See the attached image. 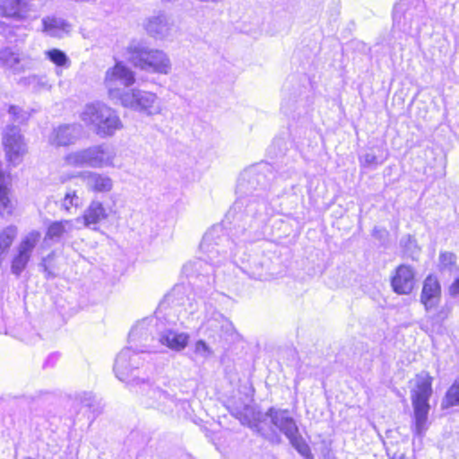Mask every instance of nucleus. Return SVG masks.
Returning a JSON list of instances; mask_svg holds the SVG:
<instances>
[{
  "label": "nucleus",
  "mask_w": 459,
  "mask_h": 459,
  "mask_svg": "<svg viewBox=\"0 0 459 459\" xmlns=\"http://www.w3.org/2000/svg\"><path fill=\"white\" fill-rule=\"evenodd\" d=\"M359 163L363 167H377L381 164L374 153H366L359 157Z\"/></svg>",
  "instance_id": "nucleus-36"
},
{
  "label": "nucleus",
  "mask_w": 459,
  "mask_h": 459,
  "mask_svg": "<svg viewBox=\"0 0 459 459\" xmlns=\"http://www.w3.org/2000/svg\"><path fill=\"white\" fill-rule=\"evenodd\" d=\"M442 405L443 407L459 405V377L455 379L454 384L447 390Z\"/></svg>",
  "instance_id": "nucleus-29"
},
{
  "label": "nucleus",
  "mask_w": 459,
  "mask_h": 459,
  "mask_svg": "<svg viewBox=\"0 0 459 459\" xmlns=\"http://www.w3.org/2000/svg\"><path fill=\"white\" fill-rule=\"evenodd\" d=\"M41 31L47 36L62 39L70 34L72 25L65 19L54 15H48L41 20Z\"/></svg>",
  "instance_id": "nucleus-23"
},
{
  "label": "nucleus",
  "mask_w": 459,
  "mask_h": 459,
  "mask_svg": "<svg viewBox=\"0 0 459 459\" xmlns=\"http://www.w3.org/2000/svg\"><path fill=\"white\" fill-rule=\"evenodd\" d=\"M46 56L56 65L60 67H68L69 58L65 52L57 48H53L45 52Z\"/></svg>",
  "instance_id": "nucleus-28"
},
{
  "label": "nucleus",
  "mask_w": 459,
  "mask_h": 459,
  "mask_svg": "<svg viewBox=\"0 0 459 459\" xmlns=\"http://www.w3.org/2000/svg\"><path fill=\"white\" fill-rule=\"evenodd\" d=\"M113 208L106 209L100 201L93 200L85 209L83 214L76 218L81 229L89 228L91 225H97L101 221L108 218L110 214H115Z\"/></svg>",
  "instance_id": "nucleus-17"
},
{
  "label": "nucleus",
  "mask_w": 459,
  "mask_h": 459,
  "mask_svg": "<svg viewBox=\"0 0 459 459\" xmlns=\"http://www.w3.org/2000/svg\"><path fill=\"white\" fill-rule=\"evenodd\" d=\"M66 167L93 169L119 168L117 150L110 144L100 143L67 153L62 168Z\"/></svg>",
  "instance_id": "nucleus-2"
},
{
  "label": "nucleus",
  "mask_w": 459,
  "mask_h": 459,
  "mask_svg": "<svg viewBox=\"0 0 459 459\" xmlns=\"http://www.w3.org/2000/svg\"><path fill=\"white\" fill-rule=\"evenodd\" d=\"M456 257L453 253L444 252L439 255L440 266L443 269H447L449 271L452 270L453 266L455 264Z\"/></svg>",
  "instance_id": "nucleus-34"
},
{
  "label": "nucleus",
  "mask_w": 459,
  "mask_h": 459,
  "mask_svg": "<svg viewBox=\"0 0 459 459\" xmlns=\"http://www.w3.org/2000/svg\"><path fill=\"white\" fill-rule=\"evenodd\" d=\"M129 62L142 71L169 74L171 63L168 55L160 49L150 48L144 41L133 39L126 48Z\"/></svg>",
  "instance_id": "nucleus-3"
},
{
  "label": "nucleus",
  "mask_w": 459,
  "mask_h": 459,
  "mask_svg": "<svg viewBox=\"0 0 459 459\" xmlns=\"http://www.w3.org/2000/svg\"><path fill=\"white\" fill-rule=\"evenodd\" d=\"M82 127L79 124L62 125L54 129L50 143L56 146L74 144L82 135Z\"/></svg>",
  "instance_id": "nucleus-21"
},
{
  "label": "nucleus",
  "mask_w": 459,
  "mask_h": 459,
  "mask_svg": "<svg viewBox=\"0 0 459 459\" xmlns=\"http://www.w3.org/2000/svg\"><path fill=\"white\" fill-rule=\"evenodd\" d=\"M77 177L82 178L88 190L92 192L108 193L113 188L112 178L105 174L92 171L76 172L68 175L66 179Z\"/></svg>",
  "instance_id": "nucleus-20"
},
{
  "label": "nucleus",
  "mask_w": 459,
  "mask_h": 459,
  "mask_svg": "<svg viewBox=\"0 0 459 459\" xmlns=\"http://www.w3.org/2000/svg\"><path fill=\"white\" fill-rule=\"evenodd\" d=\"M451 306L446 303L442 307H437V308H434L430 313L428 314L429 317L431 319L433 323L441 324L448 318V316L451 314Z\"/></svg>",
  "instance_id": "nucleus-30"
},
{
  "label": "nucleus",
  "mask_w": 459,
  "mask_h": 459,
  "mask_svg": "<svg viewBox=\"0 0 459 459\" xmlns=\"http://www.w3.org/2000/svg\"><path fill=\"white\" fill-rule=\"evenodd\" d=\"M418 0H401L394 8V27L407 34H418L420 30Z\"/></svg>",
  "instance_id": "nucleus-10"
},
{
  "label": "nucleus",
  "mask_w": 459,
  "mask_h": 459,
  "mask_svg": "<svg viewBox=\"0 0 459 459\" xmlns=\"http://www.w3.org/2000/svg\"><path fill=\"white\" fill-rule=\"evenodd\" d=\"M80 119L100 138H107L123 129L117 112L103 102L86 104L79 114Z\"/></svg>",
  "instance_id": "nucleus-1"
},
{
  "label": "nucleus",
  "mask_w": 459,
  "mask_h": 459,
  "mask_svg": "<svg viewBox=\"0 0 459 459\" xmlns=\"http://www.w3.org/2000/svg\"><path fill=\"white\" fill-rule=\"evenodd\" d=\"M217 315H221L219 312H213L212 316L206 320L204 323V326L207 330H211L212 332H214L215 333H219L220 330V324L217 320Z\"/></svg>",
  "instance_id": "nucleus-37"
},
{
  "label": "nucleus",
  "mask_w": 459,
  "mask_h": 459,
  "mask_svg": "<svg viewBox=\"0 0 459 459\" xmlns=\"http://www.w3.org/2000/svg\"><path fill=\"white\" fill-rule=\"evenodd\" d=\"M449 292L452 296L459 295V278L456 279L450 286Z\"/></svg>",
  "instance_id": "nucleus-38"
},
{
  "label": "nucleus",
  "mask_w": 459,
  "mask_h": 459,
  "mask_svg": "<svg viewBox=\"0 0 459 459\" xmlns=\"http://www.w3.org/2000/svg\"><path fill=\"white\" fill-rule=\"evenodd\" d=\"M81 230L76 218L73 220H60L52 221L46 231L45 240L59 242L62 239L71 237L74 230Z\"/></svg>",
  "instance_id": "nucleus-22"
},
{
  "label": "nucleus",
  "mask_w": 459,
  "mask_h": 459,
  "mask_svg": "<svg viewBox=\"0 0 459 459\" xmlns=\"http://www.w3.org/2000/svg\"><path fill=\"white\" fill-rule=\"evenodd\" d=\"M0 61L4 65L13 67L14 65L18 64L19 58L11 48H6L0 50Z\"/></svg>",
  "instance_id": "nucleus-33"
},
{
  "label": "nucleus",
  "mask_w": 459,
  "mask_h": 459,
  "mask_svg": "<svg viewBox=\"0 0 459 459\" xmlns=\"http://www.w3.org/2000/svg\"><path fill=\"white\" fill-rule=\"evenodd\" d=\"M139 353L132 347H126L118 353L114 364L116 377L131 386L140 385L143 380L134 375L143 363Z\"/></svg>",
  "instance_id": "nucleus-6"
},
{
  "label": "nucleus",
  "mask_w": 459,
  "mask_h": 459,
  "mask_svg": "<svg viewBox=\"0 0 459 459\" xmlns=\"http://www.w3.org/2000/svg\"><path fill=\"white\" fill-rule=\"evenodd\" d=\"M152 325L148 320H143L135 325L129 333L130 347L134 348L138 352H152L153 345L150 342L153 341L152 334Z\"/></svg>",
  "instance_id": "nucleus-16"
},
{
  "label": "nucleus",
  "mask_w": 459,
  "mask_h": 459,
  "mask_svg": "<svg viewBox=\"0 0 459 459\" xmlns=\"http://www.w3.org/2000/svg\"><path fill=\"white\" fill-rule=\"evenodd\" d=\"M117 103L146 117L159 116L164 111V106L157 93L136 87L127 89Z\"/></svg>",
  "instance_id": "nucleus-5"
},
{
  "label": "nucleus",
  "mask_w": 459,
  "mask_h": 459,
  "mask_svg": "<svg viewBox=\"0 0 459 459\" xmlns=\"http://www.w3.org/2000/svg\"><path fill=\"white\" fill-rule=\"evenodd\" d=\"M266 416L271 419L273 425L286 436L299 453L307 454L308 446L299 435L297 424L288 411L271 408Z\"/></svg>",
  "instance_id": "nucleus-9"
},
{
  "label": "nucleus",
  "mask_w": 459,
  "mask_h": 459,
  "mask_svg": "<svg viewBox=\"0 0 459 459\" xmlns=\"http://www.w3.org/2000/svg\"><path fill=\"white\" fill-rule=\"evenodd\" d=\"M193 353L196 359L204 361L211 359L214 354L212 348L204 340H198L194 343Z\"/></svg>",
  "instance_id": "nucleus-26"
},
{
  "label": "nucleus",
  "mask_w": 459,
  "mask_h": 459,
  "mask_svg": "<svg viewBox=\"0 0 459 459\" xmlns=\"http://www.w3.org/2000/svg\"><path fill=\"white\" fill-rule=\"evenodd\" d=\"M411 398L413 407L412 431L414 436L422 437L429 429V398L432 394V377L422 371L413 379Z\"/></svg>",
  "instance_id": "nucleus-4"
},
{
  "label": "nucleus",
  "mask_w": 459,
  "mask_h": 459,
  "mask_svg": "<svg viewBox=\"0 0 459 459\" xmlns=\"http://www.w3.org/2000/svg\"><path fill=\"white\" fill-rule=\"evenodd\" d=\"M40 239L41 233L37 230H32L22 236L15 247V252L11 262L13 274L19 277L25 270Z\"/></svg>",
  "instance_id": "nucleus-12"
},
{
  "label": "nucleus",
  "mask_w": 459,
  "mask_h": 459,
  "mask_svg": "<svg viewBox=\"0 0 459 459\" xmlns=\"http://www.w3.org/2000/svg\"><path fill=\"white\" fill-rule=\"evenodd\" d=\"M144 27L150 36L158 39H167L174 31L173 21L164 13L149 17Z\"/></svg>",
  "instance_id": "nucleus-19"
},
{
  "label": "nucleus",
  "mask_w": 459,
  "mask_h": 459,
  "mask_svg": "<svg viewBox=\"0 0 459 459\" xmlns=\"http://www.w3.org/2000/svg\"><path fill=\"white\" fill-rule=\"evenodd\" d=\"M135 82V74L122 62H117L113 67L107 70L104 84L109 98L117 102L126 90Z\"/></svg>",
  "instance_id": "nucleus-8"
},
{
  "label": "nucleus",
  "mask_w": 459,
  "mask_h": 459,
  "mask_svg": "<svg viewBox=\"0 0 459 459\" xmlns=\"http://www.w3.org/2000/svg\"><path fill=\"white\" fill-rule=\"evenodd\" d=\"M217 320L220 324L218 334L221 337L231 336L234 333L235 329L232 323L223 315H217Z\"/></svg>",
  "instance_id": "nucleus-32"
},
{
  "label": "nucleus",
  "mask_w": 459,
  "mask_h": 459,
  "mask_svg": "<svg viewBox=\"0 0 459 459\" xmlns=\"http://www.w3.org/2000/svg\"><path fill=\"white\" fill-rule=\"evenodd\" d=\"M237 417L239 418L241 423L243 425H247L251 429H255L257 432H261L262 429L259 427V419L260 414H255L253 409L249 407H246L244 409V413L237 414Z\"/></svg>",
  "instance_id": "nucleus-25"
},
{
  "label": "nucleus",
  "mask_w": 459,
  "mask_h": 459,
  "mask_svg": "<svg viewBox=\"0 0 459 459\" xmlns=\"http://www.w3.org/2000/svg\"><path fill=\"white\" fill-rule=\"evenodd\" d=\"M190 335L185 332L172 329L162 331L159 334V342L173 351H182L188 345Z\"/></svg>",
  "instance_id": "nucleus-24"
},
{
  "label": "nucleus",
  "mask_w": 459,
  "mask_h": 459,
  "mask_svg": "<svg viewBox=\"0 0 459 459\" xmlns=\"http://www.w3.org/2000/svg\"><path fill=\"white\" fill-rule=\"evenodd\" d=\"M82 205V199L75 190H68L61 201V208L71 213L72 208H78Z\"/></svg>",
  "instance_id": "nucleus-27"
},
{
  "label": "nucleus",
  "mask_w": 459,
  "mask_h": 459,
  "mask_svg": "<svg viewBox=\"0 0 459 459\" xmlns=\"http://www.w3.org/2000/svg\"><path fill=\"white\" fill-rule=\"evenodd\" d=\"M416 283V271L409 264H400L391 277L393 290L400 295L410 294Z\"/></svg>",
  "instance_id": "nucleus-15"
},
{
  "label": "nucleus",
  "mask_w": 459,
  "mask_h": 459,
  "mask_svg": "<svg viewBox=\"0 0 459 459\" xmlns=\"http://www.w3.org/2000/svg\"><path fill=\"white\" fill-rule=\"evenodd\" d=\"M8 113L14 122L20 124L25 122L29 117L27 112H24L19 107L16 106H10Z\"/></svg>",
  "instance_id": "nucleus-35"
},
{
  "label": "nucleus",
  "mask_w": 459,
  "mask_h": 459,
  "mask_svg": "<svg viewBox=\"0 0 459 459\" xmlns=\"http://www.w3.org/2000/svg\"><path fill=\"white\" fill-rule=\"evenodd\" d=\"M30 0H0V15L14 22H30L38 18Z\"/></svg>",
  "instance_id": "nucleus-14"
},
{
  "label": "nucleus",
  "mask_w": 459,
  "mask_h": 459,
  "mask_svg": "<svg viewBox=\"0 0 459 459\" xmlns=\"http://www.w3.org/2000/svg\"><path fill=\"white\" fill-rule=\"evenodd\" d=\"M139 353L132 347H126L118 353L114 364L116 377L131 386L140 385L143 380L134 375L143 363Z\"/></svg>",
  "instance_id": "nucleus-7"
},
{
  "label": "nucleus",
  "mask_w": 459,
  "mask_h": 459,
  "mask_svg": "<svg viewBox=\"0 0 459 459\" xmlns=\"http://www.w3.org/2000/svg\"><path fill=\"white\" fill-rule=\"evenodd\" d=\"M212 233H207L205 234V236L204 237L202 242H201V249L204 250V252H207V259L213 264V265H217L220 261H217L215 260L216 258V255L217 254H219V251L216 249L214 250L213 248L210 249V245H211V241H212Z\"/></svg>",
  "instance_id": "nucleus-31"
},
{
  "label": "nucleus",
  "mask_w": 459,
  "mask_h": 459,
  "mask_svg": "<svg viewBox=\"0 0 459 459\" xmlns=\"http://www.w3.org/2000/svg\"><path fill=\"white\" fill-rule=\"evenodd\" d=\"M140 387L144 392L142 403L146 407L155 408L162 412H171L177 406V400L174 394L159 386H153L142 381Z\"/></svg>",
  "instance_id": "nucleus-13"
},
{
  "label": "nucleus",
  "mask_w": 459,
  "mask_h": 459,
  "mask_svg": "<svg viewBox=\"0 0 459 459\" xmlns=\"http://www.w3.org/2000/svg\"><path fill=\"white\" fill-rule=\"evenodd\" d=\"M2 144L9 166H19L28 152V146L20 128L7 126L2 133Z\"/></svg>",
  "instance_id": "nucleus-11"
},
{
  "label": "nucleus",
  "mask_w": 459,
  "mask_h": 459,
  "mask_svg": "<svg viewBox=\"0 0 459 459\" xmlns=\"http://www.w3.org/2000/svg\"><path fill=\"white\" fill-rule=\"evenodd\" d=\"M420 300L427 313L437 307L441 301V286L436 276L429 275L424 280Z\"/></svg>",
  "instance_id": "nucleus-18"
}]
</instances>
